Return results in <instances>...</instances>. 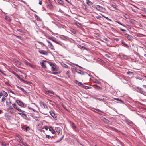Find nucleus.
<instances>
[{"label":"nucleus","instance_id":"nucleus-1","mask_svg":"<svg viewBox=\"0 0 146 146\" xmlns=\"http://www.w3.org/2000/svg\"><path fill=\"white\" fill-rule=\"evenodd\" d=\"M49 113L54 118L55 120H57V116L51 110L50 111Z\"/></svg>","mask_w":146,"mask_h":146},{"label":"nucleus","instance_id":"nucleus-2","mask_svg":"<svg viewBox=\"0 0 146 146\" xmlns=\"http://www.w3.org/2000/svg\"><path fill=\"white\" fill-rule=\"evenodd\" d=\"M124 120L126 123L128 125H131L133 124L132 122L128 119L125 117H124Z\"/></svg>","mask_w":146,"mask_h":146},{"label":"nucleus","instance_id":"nucleus-3","mask_svg":"<svg viewBox=\"0 0 146 146\" xmlns=\"http://www.w3.org/2000/svg\"><path fill=\"white\" fill-rule=\"evenodd\" d=\"M70 123L71 127H72L73 129L75 131H77V129L76 128V125L74 123L71 121H70Z\"/></svg>","mask_w":146,"mask_h":146},{"label":"nucleus","instance_id":"nucleus-4","mask_svg":"<svg viewBox=\"0 0 146 146\" xmlns=\"http://www.w3.org/2000/svg\"><path fill=\"white\" fill-rule=\"evenodd\" d=\"M56 131L58 133L59 135H61L62 133V129L59 127H56L55 128Z\"/></svg>","mask_w":146,"mask_h":146},{"label":"nucleus","instance_id":"nucleus-5","mask_svg":"<svg viewBox=\"0 0 146 146\" xmlns=\"http://www.w3.org/2000/svg\"><path fill=\"white\" fill-rule=\"evenodd\" d=\"M16 103L19 106L21 107H24V104L22 101L20 100H17L16 101Z\"/></svg>","mask_w":146,"mask_h":146},{"label":"nucleus","instance_id":"nucleus-6","mask_svg":"<svg viewBox=\"0 0 146 146\" xmlns=\"http://www.w3.org/2000/svg\"><path fill=\"white\" fill-rule=\"evenodd\" d=\"M45 91L46 94H49L50 95H52L53 94H54V92L53 91L47 89L45 90Z\"/></svg>","mask_w":146,"mask_h":146},{"label":"nucleus","instance_id":"nucleus-7","mask_svg":"<svg viewBox=\"0 0 146 146\" xmlns=\"http://www.w3.org/2000/svg\"><path fill=\"white\" fill-rule=\"evenodd\" d=\"M18 114L20 115L23 118L26 120H27V115L25 113H18Z\"/></svg>","mask_w":146,"mask_h":146},{"label":"nucleus","instance_id":"nucleus-8","mask_svg":"<svg viewBox=\"0 0 146 146\" xmlns=\"http://www.w3.org/2000/svg\"><path fill=\"white\" fill-rule=\"evenodd\" d=\"M96 9L99 11H102L103 10H104V9L103 8V7L98 5H96Z\"/></svg>","mask_w":146,"mask_h":146},{"label":"nucleus","instance_id":"nucleus-9","mask_svg":"<svg viewBox=\"0 0 146 146\" xmlns=\"http://www.w3.org/2000/svg\"><path fill=\"white\" fill-rule=\"evenodd\" d=\"M38 52L40 54L43 55H47L48 54V52H47L43 50H39Z\"/></svg>","mask_w":146,"mask_h":146},{"label":"nucleus","instance_id":"nucleus-10","mask_svg":"<svg viewBox=\"0 0 146 146\" xmlns=\"http://www.w3.org/2000/svg\"><path fill=\"white\" fill-rule=\"evenodd\" d=\"M48 42L49 44V45L48 46L49 48L51 49L52 50H54L55 49L54 46L52 45V43L49 41H48Z\"/></svg>","mask_w":146,"mask_h":146},{"label":"nucleus","instance_id":"nucleus-11","mask_svg":"<svg viewBox=\"0 0 146 146\" xmlns=\"http://www.w3.org/2000/svg\"><path fill=\"white\" fill-rule=\"evenodd\" d=\"M17 87L18 89L22 91L25 94H27L26 92L23 88L19 86H18Z\"/></svg>","mask_w":146,"mask_h":146},{"label":"nucleus","instance_id":"nucleus-12","mask_svg":"<svg viewBox=\"0 0 146 146\" xmlns=\"http://www.w3.org/2000/svg\"><path fill=\"white\" fill-rule=\"evenodd\" d=\"M40 104L42 107H43L44 108H45L46 105V104L44 102H40Z\"/></svg>","mask_w":146,"mask_h":146},{"label":"nucleus","instance_id":"nucleus-13","mask_svg":"<svg viewBox=\"0 0 146 146\" xmlns=\"http://www.w3.org/2000/svg\"><path fill=\"white\" fill-rule=\"evenodd\" d=\"M124 35L127 38V39L128 40H131V37L130 35H128L127 33L125 34H124Z\"/></svg>","mask_w":146,"mask_h":146},{"label":"nucleus","instance_id":"nucleus-14","mask_svg":"<svg viewBox=\"0 0 146 146\" xmlns=\"http://www.w3.org/2000/svg\"><path fill=\"white\" fill-rule=\"evenodd\" d=\"M76 83L78 85L82 87L83 86L84 84L80 82L77 80H76Z\"/></svg>","mask_w":146,"mask_h":146},{"label":"nucleus","instance_id":"nucleus-15","mask_svg":"<svg viewBox=\"0 0 146 146\" xmlns=\"http://www.w3.org/2000/svg\"><path fill=\"white\" fill-rule=\"evenodd\" d=\"M86 3L88 5H92L93 4V3L90 1L89 0H86Z\"/></svg>","mask_w":146,"mask_h":146},{"label":"nucleus","instance_id":"nucleus-16","mask_svg":"<svg viewBox=\"0 0 146 146\" xmlns=\"http://www.w3.org/2000/svg\"><path fill=\"white\" fill-rule=\"evenodd\" d=\"M49 130L50 131H51V133L52 134H55V131L54 129H53L51 127H49Z\"/></svg>","mask_w":146,"mask_h":146},{"label":"nucleus","instance_id":"nucleus-17","mask_svg":"<svg viewBox=\"0 0 146 146\" xmlns=\"http://www.w3.org/2000/svg\"><path fill=\"white\" fill-rule=\"evenodd\" d=\"M5 18L8 21H10L11 20V19L7 16H5Z\"/></svg>","mask_w":146,"mask_h":146},{"label":"nucleus","instance_id":"nucleus-18","mask_svg":"<svg viewBox=\"0 0 146 146\" xmlns=\"http://www.w3.org/2000/svg\"><path fill=\"white\" fill-rule=\"evenodd\" d=\"M76 72L80 74L81 75H83L84 74V72L81 71L80 70H77V71H76Z\"/></svg>","mask_w":146,"mask_h":146},{"label":"nucleus","instance_id":"nucleus-19","mask_svg":"<svg viewBox=\"0 0 146 146\" xmlns=\"http://www.w3.org/2000/svg\"><path fill=\"white\" fill-rule=\"evenodd\" d=\"M137 88L140 92H144V90L143 88H141L138 87Z\"/></svg>","mask_w":146,"mask_h":146},{"label":"nucleus","instance_id":"nucleus-20","mask_svg":"<svg viewBox=\"0 0 146 146\" xmlns=\"http://www.w3.org/2000/svg\"><path fill=\"white\" fill-rule=\"evenodd\" d=\"M11 72V73L17 76L18 78H20L19 76L15 72L13 71H12Z\"/></svg>","mask_w":146,"mask_h":146},{"label":"nucleus","instance_id":"nucleus-21","mask_svg":"<svg viewBox=\"0 0 146 146\" xmlns=\"http://www.w3.org/2000/svg\"><path fill=\"white\" fill-rule=\"evenodd\" d=\"M40 64L43 68H46V67L45 64L44 62H42L40 63Z\"/></svg>","mask_w":146,"mask_h":146},{"label":"nucleus","instance_id":"nucleus-22","mask_svg":"<svg viewBox=\"0 0 146 146\" xmlns=\"http://www.w3.org/2000/svg\"><path fill=\"white\" fill-rule=\"evenodd\" d=\"M93 86L94 88L96 89H101V87H100L97 86L96 85H94Z\"/></svg>","mask_w":146,"mask_h":146},{"label":"nucleus","instance_id":"nucleus-23","mask_svg":"<svg viewBox=\"0 0 146 146\" xmlns=\"http://www.w3.org/2000/svg\"><path fill=\"white\" fill-rule=\"evenodd\" d=\"M60 38L64 40H66L67 39L66 37L64 35H62L61 36H60Z\"/></svg>","mask_w":146,"mask_h":146},{"label":"nucleus","instance_id":"nucleus-24","mask_svg":"<svg viewBox=\"0 0 146 146\" xmlns=\"http://www.w3.org/2000/svg\"><path fill=\"white\" fill-rule=\"evenodd\" d=\"M50 39L52 41H53V42H54L55 43H56V44H60L58 42L55 40L53 39L52 38H51Z\"/></svg>","mask_w":146,"mask_h":146},{"label":"nucleus","instance_id":"nucleus-25","mask_svg":"<svg viewBox=\"0 0 146 146\" xmlns=\"http://www.w3.org/2000/svg\"><path fill=\"white\" fill-rule=\"evenodd\" d=\"M12 106L15 108L16 110H17L18 108L17 106L16 105L15 103L13 104H12Z\"/></svg>","mask_w":146,"mask_h":146},{"label":"nucleus","instance_id":"nucleus-26","mask_svg":"<svg viewBox=\"0 0 146 146\" xmlns=\"http://www.w3.org/2000/svg\"><path fill=\"white\" fill-rule=\"evenodd\" d=\"M57 2L60 4L61 5H63L64 4L63 1L61 0H57Z\"/></svg>","mask_w":146,"mask_h":146},{"label":"nucleus","instance_id":"nucleus-27","mask_svg":"<svg viewBox=\"0 0 146 146\" xmlns=\"http://www.w3.org/2000/svg\"><path fill=\"white\" fill-rule=\"evenodd\" d=\"M61 64L64 67L66 68H67L68 67V66L67 65L65 64L64 63H62Z\"/></svg>","mask_w":146,"mask_h":146},{"label":"nucleus","instance_id":"nucleus-28","mask_svg":"<svg viewBox=\"0 0 146 146\" xmlns=\"http://www.w3.org/2000/svg\"><path fill=\"white\" fill-rule=\"evenodd\" d=\"M113 99L115 100H116L117 101H120L122 103H124V102L122 100H121L119 99V98H114Z\"/></svg>","mask_w":146,"mask_h":146},{"label":"nucleus","instance_id":"nucleus-29","mask_svg":"<svg viewBox=\"0 0 146 146\" xmlns=\"http://www.w3.org/2000/svg\"><path fill=\"white\" fill-rule=\"evenodd\" d=\"M2 94L5 97H7L8 96L7 93L5 91H3Z\"/></svg>","mask_w":146,"mask_h":146},{"label":"nucleus","instance_id":"nucleus-30","mask_svg":"<svg viewBox=\"0 0 146 146\" xmlns=\"http://www.w3.org/2000/svg\"><path fill=\"white\" fill-rule=\"evenodd\" d=\"M130 22L133 24H134L135 23L136 21L135 20L131 19L130 20Z\"/></svg>","mask_w":146,"mask_h":146},{"label":"nucleus","instance_id":"nucleus-31","mask_svg":"<svg viewBox=\"0 0 146 146\" xmlns=\"http://www.w3.org/2000/svg\"><path fill=\"white\" fill-rule=\"evenodd\" d=\"M15 62L17 64H18L19 65H21V62L17 60H15Z\"/></svg>","mask_w":146,"mask_h":146},{"label":"nucleus","instance_id":"nucleus-32","mask_svg":"<svg viewBox=\"0 0 146 146\" xmlns=\"http://www.w3.org/2000/svg\"><path fill=\"white\" fill-rule=\"evenodd\" d=\"M25 63L27 65H29L30 66H31V64L30 63H29V62L27 61H25Z\"/></svg>","mask_w":146,"mask_h":146},{"label":"nucleus","instance_id":"nucleus-33","mask_svg":"<svg viewBox=\"0 0 146 146\" xmlns=\"http://www.w3.org/2000/svg\"><path fill=\"white\" fill-rule=\"evenodd\" d=\"M70 31L74 34H75L76 33V31L75 30L72 29L70 30Z\"/></svg>","mask_w":146,"mask_h":146},{"label":"nucleus","instance_id":"nucleus-34","mask_svg":"<svg viewBox=\"0 0 146 146\" xmlns=\"http://www.w3.org/2000/svg\"><path fill=\"white\" fill-rule=\"evenodd\" d=\"M35 18L38 21H40L41 20L40 17L36 15Z\"/></svg>","mask_w":146,"mask_h":146},{"label":"nucleus","instance_id":"nucleus-35","mask_svg":"<svg viewBox=\"0 0 146 146\" xmlns=\"http://www.w3.org/2000/svg\"><path fill=\"white\" fill-rule=\"evenodd\" d=\"M64 137V135H63L62 137L59 139L58 140H57L56 141L57 143H58L60 142L61 140H62Z\"/></svg>","mask_w":146,"mask_h":146},{"label":"nucleus","instance_id":"nucleus-36","mask_svg":"<svg viewBox=\"0 0 146 146\" xmlns=\"http://www.w3.org/2000/svg\"><path fill=\"white\" fill-rule=\"evenodd\" d=\"M13 109V108L11 106H10L7 109V110L8 111H9L11 110H12Z\"/></svg>","mask_w":146,"mask_h":146},{"label":"nucleus","instance_id":"nucleus-37","mask_svg":"<svg viewBox=\"0 0 146 146\" xmlns=\"http://www.w3.org/2000/svg\"><path fill=\"white\" fill-rule=\"evenodd\" d=\"M17 30L19 32H21V33H24V32L23 31V30L21 29H17Z\"/></svg>","mask_w":146,"mask_h":146},{"label":"nucleus","instance_id":"nucleus-38","mask_svg":"<svg viewBox=\"0 0 146 146\" xmlns=\"http://www.w3.org/2000/svg\"><path fill=\"white\" fill-rule=\"evenodd\" d=\"M66 74L68 76V77L70 78V77L69 74V71H67L66 72Z\"/></svg>","mask_w":146,"mask_h":146},{"label":"nucleus","instance_id":"nucleus-39","mask_svg":"<svg viewBox=\"0 0 146 146\" xmlns=\"http://www.w3.org/2000/svg\"><path fill=\"white\" fill-rule=\"evenodd\" d=\"M15 36L17 38L21 40L22 39V37L21 36H17L16 35H15Z\"/></svg>","mask_w":146,"mask_h":146},{"label":"nucleus","instance_id":"nucleus-40","mask_svg":"<svg viewBox=\"0 0 146 146\" xmlns=\"http://www.w3.org/2000/svg\"><path fill=\"white\" fill-rule=\"evenodd\" d=\"M1 144L2 145L4 146H6L7 145L6 143H5L3 142H1Z\"/></svg>","mask_w":146,"mask_h":146},{"label":"nucleus","instance_id":"nucleus-41","mask_svg":"<svg viewBox=\"0 0 146 146\" xmlns=\"http://www.w3.org/2000/svg\"><path fill=\"white\" fill-rule=\"evenodd\" d=\"M72 71H75L76 72V71H77L76 70V68L75 67H74L72 68Z\"/></svg>","mask_w":146,"mask_h":146},{"label":"nucleus","instance_id":"nucleus-42","mask_svg":"<svg viewBox=\"0 0 146 146\" xmlns=\"http://www.w3.org/2000/svg\"><path fill=\"white\" fill-rule=\"evenodd\" d=\"M6 100V98L4 96H3L2 97V98L1 99V101L2 102H4Z\"/></svg>","mask_w":146,"mask_h":146},{"label":"nucleus","instance_id":"nucleus-43","mask_svg":"<svg viewBox=\"0 0 146 146\" xmlns=\"http://www.w3.org/2000/svg\"><path fill=\"white\" fill-rule=\"evenodd\" d=\"M95 82L96 83H97L98 84H100V82H99L98 80H95Z\"/></svg>","mask_w":146,"mask_h":146},{"label":"nucleus","instance_id":"nucleus-44","mask_svg":"<svg viewBox=\"0 0 146 146\" xmlns=\"http://www.w3.org/2000/svg\"><path fill=\"white\" fill-rule=\"evenodd\" d=\"M49 64L50 66H54V64L53 63L49 62Z\"/></svg>","mask_w":146,"mask_h":146},{"label":"nucleus","instance_id":"nucleus-45","mask_svg":"<svg viewBox=\"0 0 146 146\" xmlns=\"http://www.w3.org/2000/svg\"><path fill=\"white\" fill-rule=\"evenodd\" d=\"M127 73L129 75H131L133 74V73L132 72L129 71L128 72H127Z\"/></svg>","mask_w":146,"mask_h":146},{"label":"nucleus","instance_id":"nucleus-46","mask_svg":"<svg viewBox=\"0 0 146 146\" xmlns=\"http://www.w3.org/2000/svg\"><path fill=\"white\" fill-rule=\"evenodd\" d=\"M51 70L52 71H54L55 70H56V68H55L54 67H52V68Z\"/></svg>","mask_w":146,"mask_h":146},{"label":"nucleus","instance_id":"nucleus-47","mask_svg":"<svg viewBox=\"0 0 146 146\" xmlns=\"http://www.w3.org/2000/svg\"><path fill=\"white\" fill-rule=\"evenodd\" d=\"M123 58L126 59H127L128 58L127 56L125 55H123Z\"/></svg>","mask_w":146,"mask_h":146},{"label":"nucleus","instance_id":"nucleus-48","mask_svg":"<svg viewBox=\"0 0 146 146\" xmlns=\"http://www.w3.org/2000/svg\"><path fill=\"white\" fill-rule=\"evenodd\" d=\"M118 24H119L125 27V25H123L119 21H116Z\"/></svg>","mask_w":146,"mask_h":146},{"label":"nucleus","instance_id":"nucleus-49","mask_svg":"<svg viewBox=\"0 0 146 146\" xmlns=\"http://www.w3.org/2000/svg\"><path fill=\"white\" fill-rule=\"evenodd\" d=\"M96 100H98L99 101H103L104 100V98H96Z\"/></svg>","mask_w":146,"mask_h":146},{"label":"nucleus","instance_id":"nucleus-50","mask_svg":"<svg viewBox=\"0 0 146 146\" xmlns=\"http://www.w3.org/2000/svg\"><path fill=\"white\" fill-rule=\"evenodd\" d=\"M17 110L18 111H19L20 112H25V111H24L22 110L19 108H18Z\"/></svg>","mask_w":146,"mask_h":146},{"label":"nucleus","instance_id":"nucleus-51","mask_svg":"<svg viewBox=\"0 0 146 146\" xmlns=\"http://www.w3.org/2000/svg\"><path fill=\"white\" fill-rule=\"evenodd\" d=\"M111 6L114 9H116V6L115 5L112 4L111 5Z\"/></svg>","mask_w":146,"mask_h":146},{"label":"nucleus","instance_id":"nucleus-52","mask_svg":"<svg viewBox=\"0 0 146 146\" xmlns=\"http://www.w3.org/2000/svg\"><path fill=\"white\" fill-rule=\"evenodd\" d=\"M44 127L45 129L46 130H47L48 129H49V127H48L47 126H45Z\"/></svg>","mask_w":146,"mask_h":146},{"label":"nucleus","instance_id":"nucleus-53","mask_svg":"<svg viewBox=\"0 0 146 146\" xmlns=\"http://www.w3.org/2000/svg\"><path fill=\"white\" fill-rule=\"evenodd\" d=\"M105 18L108 21H112L111 20V19H110L108 17H105Z\"/></svg>","mask_w":146,"mask_h":146},{"label":"nucleus","instance_id":"nucleus-54","mask_svg":"<svg viewBox=\"0 0 146 146\" xmlns=\"http://www.w3.org/2000/svg\"><path fill=\"white\" fill-rule=\"evenodd\" d=\"M6 105H9L11 103V102L9 101V102H8L7 101H6Z\"/></svg>","mask_w":146,"mask_h":146},{"label":"nucleus","instance_id":"nucleus-55","mask_svg":"<svg viewBox=\"0 0 146 146\" xmlns=\"http://www.w3.org/2000/svg\"><path fill=\"white\" fill-rule=\"evenodd\" d=\"M26 131H29L30 129V128L29 127H27L25 128V129Z\"/></svg>","mask_w":146,"mask_h":146},{"label":"nucleus","instance_id":"nucleus-56","mask_svg":"<svg viewBox=\"0 0 146 146\" xmlns=\"http://www.w3.org/2000/svg\"><path fill=\"white\" fill-rule=\"evenodd\" d=\"M22 146H29V145L25 143V144L23 143Z\"/></svg>","mask_w":146,"mask_h":146},{"label":"nucleus","instance_id":"nucleus-57","mask_svg":"<svg viewBox=\"0 0 146 146\" xmlns=\"http://www.w3.org/2000/svg\"><path fill=\"white\" fill-rule=\"evenodd\" d=\"M46 137L47 138L49 139V138H51V137L50 136V135H46Z\"/></svg>","mask_w":146,"mask_h":146},{"label":"nucleus","instance_id":"nucleus-58","mask_svg":"<svg viewBox=\"0 0 146 146\" xmlns=\"http://www.w3.org/2000/svg\"><path fill=\"white\" fill-rule=\"evenodd\" d=\"M120 30L122 31H123V32H125L126 31V30L125 29H121V28H120Z\"/></svg>","mask_w":146,"mask_h":146},{"label":"nucleus","instance_id":"nucleus-59","mask_svg":"<svg viewBox=\"0 0 146 146\" xmlns=\"http://www.w3.org/2000/svg\"><path fill=\"white\" fill-rule=\"evenodd\" d=\"M34 118L37 121H38V117H34Z\"/></svg>","mask_w":146,"mask_h":146},{"label":"nucleus","instance_id":"nucleus-60","mask_svg":"<svg viewBox=\"0 0 146 146\" xmlns=\"http://www.w3.org/2000/svg\"><path fill=\"white\" fill-rule=\"evenodd\" d=\"M114 39L117 41H119V40L118 38H114Z\"/></svg>","mask_w":146,"mask_h":146},{"label":"nucleus","instance_id":"nucleus-61","mask_svg":"<svg viewBox=\"0 0 146 146\" xmlns=\"http://www.w3.org/2000/svg\"><path fill=\"white\" fill-rule=\"evenodd\" d=\"M124 17L126 18H127L128 17V16L127 14H125L124 15Z\"/></svg>","mask_w":146,"mask_h":146},{"label":"nucleus","instance_id":"nucleus-62","mask_svg":"<svg viewBox=\"0 0 146 146\" xmlns=\"http://www.w3.org/2000/svg\"><path fill=\"white\" fill-rule=\"evenodd\" d=\"M27 108H28V109L29 110H33V109L32 108L30 107L29 106H28Z\"/></svg>","mask_w":146,"mask_h":146},{"label":"nucleus","instance_id":"nucleus-63","mask_svg":"<svg viewBox=\"0 0 146 146\" xmlns=\"http://www.w3.org/2000/svg\"><path fill=\"white\" fill-rule=\"evenodd\" d=\"M52 74H54V75H56V74H58V72H53L52 73Z\"/></svg>","mask_w":146,"mask_h":146},{"label":"nucleus","instance_id":"nucleus-64","mask_svg":"<svg viewBox=\"0 0 146 146\" xmlns=\"http://www.w3.org/2000/svg\"><path fill=\"white\" fill-rule=\"evenodd\" d=\"M82 48H83L84 50V49H86V47H85V46H82V47H81Z\"/></svg>","mask_w":146,"mask_h":146}]
</instances>
